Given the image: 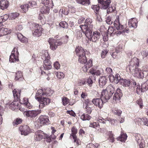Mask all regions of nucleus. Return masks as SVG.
<instances>
[{
	"mask_svg": "<svg viewBox=\"0 0 148 148\" xmlns=\"http://www.w3.org/2000/svg\"><path fill=\"white\" fill-rule=\"evenodd\" d=\"M100 35V33L98 32H93L92 36L88 39L90 41L93 42H96L99 39Z\"/></svg>",
	"mask_w": 148,
	"mask_h": 148,
	"instance_id": "obj_22",
	"label": "nucleus"
},
{
	"mask_svg": "<svg viewBox=\"0 0 148 148\" xmlns=\"http://www.w3.org/2000/svg\"><path fill=\"white\" fill-rule=\"evenodd\" d=\"M112 94L110 93L106 89L103 90L101 95V98L103 100H105L107 101V100L109 99L112 96Z\"/></svg>",
	"mask_w": 148,
	"mask_h": 148,
	"instance_id": "obj_13",
	"label": "nucleus"
},
{
	"mask_svg": "<svg viewBox=\"0 0 148 148\" xmlns=\"http://www.w3.org/2000/svg\"><path fill=\"white\" fill-rule=\"evenodd\" d=\"M54 66L56 69H60V65L58 62H56L54 64Z\"/></svg>",
	"mask_w": 148,
	"mask_h": 148,
	"instance_id": "obj_64",
	"label": "nucleus"
},
{
	"mask_svg": "<svg viewBox=\"0 0 148 148\" xmlns=\"http://www.w3.org/2000/svg\"><path fill=\"white\" fill-rule=\"evenodd\" d=\"M48 42L50 45L51 49L54 50L57 48L58 46L61 45L62 42L60 40H57L54 38H50L49 39Z\"/></svg>",
	"mask_w": 148,
	"mask_h": 148,
	"instance_id": "obj_8",
	"label": "nucleus"
},
{
	"mask_svg": "<svg viewBox=\"0 0 148 148\" xmlns=\"http://www.w3.org/2000/svg\"><path fill=\"white\" fill-rule=\"evenodd\" d=\"M139 60L136 57H134L131 60L130 62L129 67H135V66L138 67L139 65Z\"/></svg>",
	"mask_w": 148,
	"mask_h": 148,
	"instance_id": "obj_24",
	"label": "nucleus"
},
{
	"mask_svg": "<svg viewBox=\"0 0 148 148\" xmlns=\"http://www.w3.org/2000/svg\"><path fill=\"white\" fill-rule=\"evenodd\" d=\"M59 25L60 26L63 28H66L68 27V24L65 21L61 22L59 23Z\"/></svg>",
	"mask_w": 148,
	"mask_h": 148,
	"instance_id": "obj_55",
	"label": "nucleus"
},
{
	"mask_svg": "<svg viewBox=\"0 0 148 148\" xmlns=\"http://www.w3.org/2000/svg\"><path fill=\"white\" fill-rule=\"evenodd\" d=\"M135 137L136 140L137 142V143L139 144V145H142L143 143L141 141L140 135L139 134H135Z\"/></svg>",
	"mask_w": 148,
	"mask_h": 148,
	"instance_id": "obj_38",
	"label": "nucleus"
},
{
	"mask_svg": "<svg viewBox=\"0 0 148 148\" xmlns=\"http://www.w3.org/2000/svg\"><path fill=\"white\" fill-rule=\"evenodd\" d=\"M6 2L5 0H1L0 1V8L1 9H6L8 6V1Z\"/></svg>",
	"mask_w": 148,
	"mask_h": 148,
	"instance_id": "obj_27",
	"label": "nucleus"
},
{
	"mask_svg": "<svg viewBox=\"0 0 148 148\" xmlns=\"http://www.w3.org/2000/svg\"><path fill=\"white\" fill-rule=\"evenodd\" d=\"M40 122L41 125L49 124V120L48 117L46 116H42L39 117L38 121Z\"/></svg>",
	"mask_w": 148,
	"mask_h": 148,
	"instance_id": "obj_19",
	"label": "nucleus"
},
{
	"mask_svg": "<svg viewBox=\"0 0 148 148\" xmlns=\"http://www.w3.org/2000/svg\"><path fill=\"white\" fill-rule=\"evenodd\" d=\"M56 75L57 77L60 79H62L64 77V74L62 72H57Z\"/></svg>",
	"mask_w": 148,
	"mask_h": 148,
	"instance_id": "obj_56",
	"label": "nucleus"
},
{
	"mask_svg": "<svg viewBox=\"0 0 148 148\" xmlns=\"http://www.w3.org/2000/svg\"><path fill=\"white\" fill-rule=\"evenodd\" d=\"M42 3L46 8H44L45 9L53 8V3L52 0H42Z\"/></svg>",
	"mask_w": 148,
	"mask_h": 148,
	"instance_id": "obj_16",
	"label": "nucleus"
},
{
	"mask_svg": "<svg viewBox=\"0 0 148 148\" xmlns=\"http://www.w3.org/2000/svg\"><path fill=\"white\" fill-rule=\"evenodd\" d=\"M92 22V21L91 19L90 18H87L85 20V24L84 25H86V27H89V26L90 25H92V24H91Z\"/></svg>",
	"mask_w": 148,
	"mask_h": 148,
	"instance_id": "obj_49",
	"label": "nucleus"
},
{
	"mask_svg": "<svg viewBox=\"0 0 148 148\" xmlns=\"http://www.w3.org/2000/svg\"><path fill=\"white\" fill-rule=\"evenodd\" d=\"M77 3L83 5H88L90 3V0H76Z\"/></svg>",
	"mask_w": 148,
	"mask_h": 148,
	"instance_id": "obj_33",
	"label": "nucleus"
},
{
	"mask_svg": "<svg viewBox=\"0 0 148 148\" xmlns=\"http://www.w3.org/2000/svg\"><path fill=\"white\" fill-rule=\"evenodd\" d=\"M97 121L100 123H105L106 121V120L101 117H99L97 119Z\"/></svg>",
	"mask_w": 148,
	"mask_h": 148,
	"instance_id": "obj_61",
	"label": "nucleus"
},
{
	"mask_svg": "<svg viewBox=\"0 0 148 148\" xmlns=\"http://www.w3.org/2000/svg\"><path fill=\"white\" fill-rule=\"evenodd\" d=\"M135 122L140 125L143 124L148 126V120L146 118H144L142 119L138 118L136 119Z\"/></svg>",
	"mask_w": 148,
	"mask_h": 148,
	"instance_id": "obj_21",
	"label": "nucleus"
},
{
	"mask_svg": "<svg viewBox=\"0 0 148 148\" xmlns=\"http://www.w3.org/2000/svg\"><path fill=\"white\" fill-rule=\"evenodd\" d=\"M85 104L86 105V106H92V101H91L89 99L86 100L85 101Z\"/></svg>",
	"mask_w": 148,
	"mask_h": 148,
	"instance_id": "obj_53",
	"label": "nucleus"
},
{
	"mask_svg": "<svg viewBox=\"0 0 148 148\" xmlns=\"http://www.w3.org/2000/svg\"><path fill=\"white\" fill-rule=\"evenodd\" d=\"M138 21L135 18H133L130 19L128 22L129 27L133 28V29L136 28L137 27Z\"/></svg>",
	"mask_w": 148,
	"mask_h": 148,
	"instance_id": "obj_17",
	"label": "nucleus"
},
{
	"mask_svg": "<svg viewBox=\"0 0 148 148\" xmlns=\"http://www.w3.org/2000/svg\"><path fill=\"white\" fill-rule=\"evenodd\" d=\"M17 37L19 40L22 42H26L27 41V38L25 37L21 33H19L17 34Z\"/></svg>",
	"mask_w": 148,
	"mask_h": 148,
	"instance_id": "obj_30",
	"label": "nucleus"
},
{
	"mask_svg": "<svg viewBox=\"0 0 148 148\" xmlns=\"http://www.w3.org/2000/svg\"><path fill=\"white\" fill-rule=\"evenodd\" d=\"M99 125L97 123L95 122L90 123L89 125L90 127H93L96 129L97 128L99 127Z\"/></svg>",
	"mask_w": 148,
	"mask_h": 148,
	"instance_id": "obj_47",
	"label": "nucleus"
},
{
	"mask_svg": "<svg viewBox=\"0 0 148 148\" xmlns=\"http://www.w3.org/2000/svg\"><path fill=\"white\" fill-rule=\"evenodd\" d=\"M21 92L20 90L16 89H14L13 91L15 101L11 103H8L7 104V105H9V108L12 110H14L15 109H17L18 108L19 104L18 101L19 99Z\"/></svg>",
	"mask_w": 148,
	"mask_h": 148,
	"instance_id": "obj_2",
	"label": "nucleus"
},
{
	"mask_svg": "<svg viewBox=\"0 0 148 148\" xmlns=\"http://www.w3.org/2000/svg\"><path fill=\"white\" fill-rule=\"evenodd\" d=\"M148 75V71H141V75L140 78H143L144 77H146Z\"/></svg>",
	"mask_w": 148,
	"mask_h": 148,
	"instance_id": "obj_48",
	"label": "nucleus"
},
{
	"mask_svg": "<svg viewBox=\"0 0 148 148\" xmlns=\"http://www.w3.org/2000/svg\"><path fill=\"white\" fill-rule=\"evenodd\" d=\"M19 15L18 13L15 12L12 13L10 15V18L12 19H14Z\"/></svg>",
	"mask_w": 148,
	"mask_h": 148,
	"instance_id": "obj_54",
	"label": "nucleus"
},
{
	"mask_svg": "<svg viewBox=\"0 0 148 148\" xmlns=\"http://www.w3.org/2000/svg\"><path fill=\"white\" fill-rule=\"evenodd\" d=\"M106 23L109 25H111L113 23V21L111 19V17L108 16L106 18Z\"/></svg>",
	"mask_w": 148,
	"mask_h": 148,
	"instance_id": "obj_59",
	"label": "nucleus"
},
{
	"mask_svg": "<svg viewBox=\"0 0 148 148\" xmlns=\"http://www.w3.org/2000/svg\"><path fill=\"white\" fill-rule=\"evenodd\" d=\"M108 52V51L107 50H104L101 53V57L103 58H104Z\"/></svg>",
	"mask_w": 148,
	"mask_h": 148,
	"instance_id": "obj_63",
	"label": "nucleus"
},
{
	"mask_svg": "<svg viewBox=\"0 0 148 148\" xmlns=\"http://www.w3.org/2000/svg\"><path fill=\"white\" fill-rule=\"evenodd\" d=\"M85 108L86 112L88 114H90L92 110L94 109V106H86Z\"/></svg>",
	"mask_w": 148,
	"mask_h": 148,
	"instance_id": "obj_41",
	"label": "nucleus"
},
{
	"mask_svg": "<svg viewBox=\"0 0 148 148\" xmlns=\"http://www.w3.org/2000/svg\"><path fill=\"white\" fill-rule=\"evenodd\" d=\"M106 90L109 92L110 93H111L112 95L114 93L115 88L113 86L111 85H110L106 88Z\"/></svg>",
	"mask_w": 148,
	"mask_h": 148,
	"instance_id": "obj_35",
	"label": "nucleus"
},
{
	"mask_svg": "<svg viewBox=\"0 0 148 148\" xmlns=\"http://www.w3.org/2000/svg\"><path fill=\"white\" fill-rule=\"evenodd\" d=\"M132 82V81H131L129 79L121 78L120 84L124 87H128L130 86Z\"/></svg>",
	"mask_w": 148,
	"mask_h": 148,
	"instance_id": "obj_26",
	"label": "nucleus"
},
{
	"mask_svg": "<svg viewBox=\"0 0 148 148\" xmlns=\"http://www.w3.org/2000/svg\"><path fill=\"white\" fill-rule=\"evenodd\" d=\"M44 134L43 132L41 130H38L35 133L34 135L35 140L37 141L41 140L43 137Z\"/></svg>",
	"mask_w": 148,
	"mask_h": 148,
	"instance_id": "obj_20",
	"label": "nucleus"
},
{
	"mask_svg": "<svg viewBox=\"0 0 148 148\" xmlns=\"http://www.w3.org/2000/svg\"><path fill=\"white\" fill-rule=\"evenodd\" d=\"M8 17L6 15H4L3 16H2L0 17V25H2V22L5 21L7 20Z\"/></svg>",
	"mask_w": 148,
	"mask_h": 148,
	"instance_id": "obj_52",
	"label": "nucleus"
},
{
	"mask_svg": "<svg viewBox=\"0 0 148 148\" xmlns=\"http://www.w3.org/2000/svg\"><path fill=\"white\" fill-rule=\"evenodd\" d=\"M22 122V120L20 119L17 118L15 121L13 123V125L14 126H16L17 125L20 124Z\"/></svg>",
	"mask_w": 148,
	"mask_h": 148,
	"instance_id": "obj_57",
	"label": "nucleus"
},
{
	"mask_svg": "<svg viewBox=\"0 0 148 148\" xmlns=\"http://www.w3.org/2000/svg\"><path fill=\"white\" fill-rule=\"evenodd\" d=\"M143 92H145L148 90V81L141 85Z\"/></svg>",
	"mask_w": 148,
	"mask_h": 148,
	"instance_id": "obj_37",
	"label": "nucleus"
},
{
	"mask_svg": "<svg viewBox=\"0 0 148 148\" xmlns=\"http://www.w3.org/2000/svg\"><path fill=\"white\" fill-rule=\"evenodd\" d=\"M42 58L44 60L43 68L45 70H48L52 68L51 63L50 60V57L47 51H44Z\"/></svg>",
	"mask_w": 148,
	"mask_h": 148,
	"instance_id": "obj_4",
	"label": "nucleus"
},
{
	"mask_svg": "<svg viewBox=\"0 0 148 148\" xmlns=\"http://www.w3.org/2000/svg\"><path fill=\"white\" fill-rule=\"evenodd\" d=\"M29 8L32 9L36 7V3L35 1H32L29 2Z\"/></svg>",
	"mask_w": 148,
	"mask_h": 148,
	"instance_id": "obj_44",
	"label": "nucleus"
},
{
	"mask_svg": "<svg viewBox=\"0 0 148 148\" xmlns=\"http://www.w3.org/2000/svg\"><path fill=\"white\" fill-rule=\"evenodd\" d=\"M134 90H136L137 93L138 94H140V92H143L142 88H141L138 85L136 86H134Z\"/></svg>",
	"mask_w": 148,
	"mask_h": 148,
	"instance_id": "obj_51",
	"label": "nucleus"
},
{
	"mask_svg": "<svg viewBox=\"0 0 148 148\" xmlns=\"http://www.w3.org/2000/svg\"><path fill=\"white\" fill-rule=\"evenodd\" d=\"M114 25L118 31L116 32V34H121L123 32H125V29L123 25L120 24L119 22V16H116V19L114 22Z\"/></svg>",
	"mask_w": 148,
	"mask_h": 148,
	"instance_id": "obj_7",
	"label": "nucleus"
},
{
	"mask_svg": "<svg viewBox=\"0 0 148 148\" xmlns=\"http://www.w3.org/2000/svg\"><path fill=\"white\" fill-rule=\"evenodd\" d=\"M62 102L63 105L65 106L69 103V99L66 97H63L62 98Z\"/></svg>",
	"mask_w": 148,
	"mask_h": 148,
	"instance_id": "obj_60",
	"label": "nucleus"
},
{
	"mask_svg": "<svg viewBox=\"0 0 148 148\" xmlns=\"http://www.w3.org/2000/svg\"><path fill=\"white\" fill-rule=\"evenodd\" d=\"M123 94L120 89L118 88L114 92L113 96V99L115 101L119 100L122 96Z\"/></svg>",
	"mask_w": 148,
	"mask_h": 148,
	"instance_id": "obj_14",
	"label": "nucleus"
},
{
	"mask_svg": "<svg viewBox=\"0 0 148 148\" xmlns=\"http://www.w3.org/2000/svg\"><path fill=\"white\" fill-rule=\"evenodd\" d=\"M114 29L112 27H109L108 30V34L110 35H112L114 34Z\"/></svg>",
	"mask_w": 148,
	"mask_h": 148,
	"instance_id": "obj_58",
	"label": "nucleus"
},
{
	"mask_svg": "<svg viewBox=\"0 0 148 148\" xmlns=\"http://www.w3.org/2000/svg\"><path fill=\"white\" fill-rule=\"evenodd\" d=\"M16 50L17 51V50ZM15 49H14L12 51L11 54L10 56L9 61L11 62H16L19 60L17 51H16V52L15 53Z\"/></svg>",
	"mask_w": 148,
	"mask_h": 148,
	"instance_id": "obj_12",
	"label": "nucleus"
},
{
	"mask_svg": "<svg viewBox=\"0 0 148 148\" xmlns=\"http://www.w3.org/2000/svg\"><path fill=\"white\" fill-rule=\"evenodd\" d=\"M34 32H33L34 36H39L41 35L42 28L38 24H34Z\"/></svg>",
	"mask_w": 148,
	"mask_h": 148,
	"instance_id": "obj_11",
	"label": "nucleus"
},
{
	"mask_svg": "<svg viewBox=\"0 0 148 148\" xmlns=\"http://www.w3.org/2000/svg\"><path fill=\"white\" fill-rule=\"evenodd\" d=\"M98 146V144L90 143L87 145L86 148H97Z\"/></svg>",
	"mask_w": 148,
	"mask_h": 148,
	"instance_id": "obj_39",
	"label": "nucleus"
},
{
	"mask_svg": "<svg viewBox=\"0 0 148 148\" xmlns=\"http://www.w3.org/2000/svg\"><path fill=\"white\" fill-rule=\"evenodd\" d=\"M79 27L88 39L91 36H92L93 25H90L88 27H86V25H80Z\"/></svg>",
	"mask_w": 148,
	"mask_h": 148,
	"instance_id": "obj_5",
	"label": "nucleus"
},
{
	"mask_svg": "<svg viewBox=\"0 0 148 148\" xmlns=\"http://www.w3.org/2000/svg\"><path fill=\"white\" fill-rule=\"evenodd\" d=\"M129 69L130 72L134 77L140 78L141 70H140L138 67L135 66V67H134L131 66L129 67Z\"/></svg>",
	"mask_w": 148,
	"mask_h": 148,
	"instance_id": "obj_9",
	"label": "nucleus"
},
{
	"mask_svg": "<svg viewBox=\"0 0 148 148\" xmlns=\"http://www.w3.org/2000/svg\"><path fill=\"white\" fill-rule=\"evenodd\" d=\"M41 111V110H37L25 111L24 114L27 117L32 118L36 117L38 114L40 113Z\"/></svg>",
	"mask_w": 148,
	"mask_h": 148,
	"instance_id": "obj_10",
	"label": "nucleus"
},
{
	"mask_svg": "<svg viewBox=\"0 0 148 148\" xmlns=\"http://www.w3.org/2000/svg\"><path fill=\"white\" fill-rule=\"evenodd\" d=\"M75 52L77 55L79 57V62L83 64H86L87 62V59L85 55L86 53H88V52L86 51L83 48L79 46L76 47Z\"/></svg>",
	"mask_w": 148,
	"mask_h": 148,
	"instance_id": "obj_3",
	"label": "nucleus"
},
{
	"mask_svg": "<svg viewBox=\"0 0 148 148\" xmlns=\"http://www.w3.org/2000/svg\"><path fill=\"white\" fill-rule=\"evenodd\" d=\"M127 136L126 133L121 132L120 136L118 138V140L122 142H124L127 139Z\"/></svg>",
	"mask_w": 148,
	"mask_h": 148,
	"instance_id": "obj_32",
	"label": "nucleus"
},
{
	"mask_svg": "<svg viewBox=\"0 0 148 148\" xmlns=\"http://www.w3.org/2000/svg\"><path fill=\"white\" fill-rule=\"evenodd\" d=\"M11 32V31L10 29L7 28H5L4 27H0V37L5 36L4 37L7 38V36H6L8 34Z\"/></svg>",
	"mask_w": 148,
	"mask_h": 148,
	"instance_id": "obj_23",
	"label": "nucleus"
},
{
	"mask_svg": "<svg viewBox=\"0 0 148 148\" xmlns=\"http://www.w3.org/2000/svg\"><path fill=\"white\" fill-rule=\"evenodd\" d=\"M19 130L21 132V135L25 136L29 133L30 129L28 126L25 125L23 126H21L19 127Z\"/></svg>",
	"mask_w": 148,
	"mask_h": 148,
	"instance_id": "obj_15",
	"label": "nucleus"
},
{
	"mask_svg": "<svg viewBox=\"0 0 148 148\" xmlns=\"http://www.w3.org/2000/svg\"><path fill=\"white\" fill-rule=\"evenodd\" d=\"M91 118V116L88 114H83L80 117L81 119L83 121L89 120Z\"/></svg>",
	"mask_w": 148,
	"mask_h": 148,
	"instance_id": "obj_34",
	"label": "nucleus"
},
{
	"mask_svg": "<svg viewBox=\"0 0 148 148\" xmlns=\"http://www.w3.org/2000/svg\"><path fill=\"white\" fill-rule=\"evenodd\" d=\"M53 92L54 91L51 89L47 88L45 92H43L42 90V93H43V94H45V96L48 97L52 95Z\"/></svg>",
	"mask_w": 148,
	"mask_h": 148,
	"instance_id": "obj_29",
	"label": "nucleus"
},
{
	"mask_svg": "<svg viewBox=\"0 0 148 148\" xmlns=\"http://www.w3.org/2000/svg\"><path fill=\"white\" fill-rule=\"evenodd\" d=\"M107 79L105 77H102L99 79V84L100 86H103L106 84Z\"/></svg>",
	"mask_w": 148,
	"mask_h": 148,
	"instance_id": "obj_31",
	"label": "nucleus"
},
{
	"mask_svg": "<svg viewBox=\"0 0 148 148\" xmlns=\"http://www.w3.org/2000/svg\"><path fill=\"white\" fill-rule=\"evenodd\" d=\"M111 2L110 0H107L106 1H103L99 3L98 5H94L92 6L91 8L92 9H99L101 8L103 9H106L109 6Z\"/></svg>",
	"mask_w": 148,
	"mask_h": 148,
	"instance_id": "obj_6",
	"label": "nucleus"
},
{
	"mask_svg": "<svg viewBox=\"0 0 148 148\" xmlns=\"http://www.w3.org/2000/svg\"><path fill=\"white\" fill-rule=\"evenodd\" d=\"M94 77V75H93V76H92V75L90 76L87 79V83H88V86L90 87H91L92 86V84L93 83V81L92 79Z\"/></svg>",
	"mask_w": 148,
	"mask_h": 148,
	"instance_id": "obj_50",
	"label": "nucleus"
},
{
	"mask_svg": "<svg viewBox=\"0 0 148 148\" xmlns=\"http://www.w3.org/2000/svg\"><path fill=\"white\" fill-rule=\"evenodd\" d=\"M143 58L146 61L148 60V52L145 51H143L142 53Z\"/></svg>",
	"mask_w": 148,
	"mask_h": 148,
	"instance_id": "obj_46",
	"label": "nucleus"
},
{
	"mask_svg": "<svg viewBox=\"0 0 148 148\" xmlns=\"http://www.w3.org/2000/svg\"><path fill=\"white\" fill-rule=\"evenodd\" d=\"M107 134L111 142H113L114 141V138L113 137V135L111 132H108Z\"/></svg>",
	"mask_w": 148,
	"mask_h": 148,
	"instance_id": "obj_40",
	"label": "nucleus"
},
{
	"mask_svg": "<svg viewBox=\"0 0 148 148\" xmlns=\"http://www.w3.org/2000/svg\"><path fill=\"white\" fill-rule=\"evenodd\" d=\"M92 66V62L91 59L90 60L87 64L83 68L84 71L86 72L87 71L88 69L89 68Z\"/></svg>",
	"mask_w": 148,
	"mask_h": 148,
	"instance_id": "obj_28",
	"label": "nucleus"
},
{
	"mask_svg": "<svg viewBox=\"0 0 148 148\" xmlns=\"http://www.w3.org/2000/svg\"><path fill=\"white\" fill-rule=\"evenodd\" d=\"M93 104L101 108L103 106V99L100 98L94 99L92 100Z\"/></svg>",
	"mask_w": 148,
	"mask_h": 148,
	"instance_id": "obj_18",
	"label": "nucleus"
},
{
	"mask_svg": "<svg viewBox=\"0 0 148 148\" xmlns=\"http://www.w3.org/2000/svg\"><path fill=\"white\" fill-rule=\"evenodd\" d=\"M106 73L108 74H111L112 72V69L110 67H107L106 69Z\"/></svg>",
	"mask_w": 148,
	"mask_h": 148,
	"instance_id": "obj_62",
	"label": "nucleus"
},
{
	"mask_svg": "<svg viewBox=\"0 0 148 148\" xmlns=\"http://www.w3.org/2000/svg\"><path fill=\"white\" fill-rule=\"evenodd\" d=\"M3 111V107L0 106V125L3 122V119L2 116Z\"/></svg>",
	"mask_w": 148,
	"mask_h": 148,
	"instance_id": "obj_43",
	"label": "nucleus"
},
{
	"mask_svg": "<svg viewBox=\"0 0 148 148\" xmlns=\"http://www.w3.org/2000/svg\"><path fill=\"white\" fill-rule=\"evenodd\" d=\"M23 77V76L22 72L20 71H18L16 73L15 78V80H17L20 79H22Z\"/></svg>",
	"mask_w": 148,
	"mask_h": 148,
	"instance_id": "obj_36",
	"label": "nucleus"
},
{
	"mask_svg": "<svg viewBox=\"0 0 148 148\" xmlns=\"http://www.w3.org/2000/svg\"><path fill=\"white\" fill-rule=\"evenodd\" d=\"M42 92V90H38L35 96V99L38 100L39 102V107L41 109L43 108L45 106L48 105L51 101L50 99L45 96V95L43 94Z\"/></svg>",
	"mask_w": 148,
	"mask_h": 148,
	"instance_id": "obj_1",
	"label": "nucleus"
},
{
	"mask_svg": "<svg viewBox=\"0 0 148 148\" xmlns=\"http://www.w3.org/2000/svg\"><path fill=\"white\" fill-rule=\"evenodd\" d=\"M110 79L111 81V79L112 78V79H113V81L112 82H114V83L116 84H117L119 82L120 83V80H121L120 75L118 74H117L115 75L114 76L112 75H110Z\"/></svg>",
	"mask_w": 148,
	"mask_h": 148,
	"instance_id": "obj_25",
	"label": "nucleus"
},
{
	"mask_svg": "<svg viewBox=\"0 0 148 148\" xmlns=\"http://www.w3.org/2000/svg\"><path fill=\"white\" fill-rule=\"evenodd\" d=\"M71 131L72 133L70 135V137L72 136L73 138L74 136H76V134L77 132V129L74 127H73L71 129Z\"/></svg>",
	"mask_w": 148,
	"mask_h": 148,
	"instance_id": "obj_45",
	"label": "nucleus"
},
{
	"mask_svg": "<svg viewBox=\"0 0 148 148\" xmlns=\"http://www.w3.org/2000/svg\"><path fill=\"white\" fill-rule=\"evenodd\" d=\"M112 111L114 114L117 115L119 116H120L122 112L121 110L117 108L113 109Z\"/></svg>",
	"mask_w": 148,
	"mask_h": 148,
	"instance_id": "obj_42",
	"label": "nucleus"
}]
</instances>
